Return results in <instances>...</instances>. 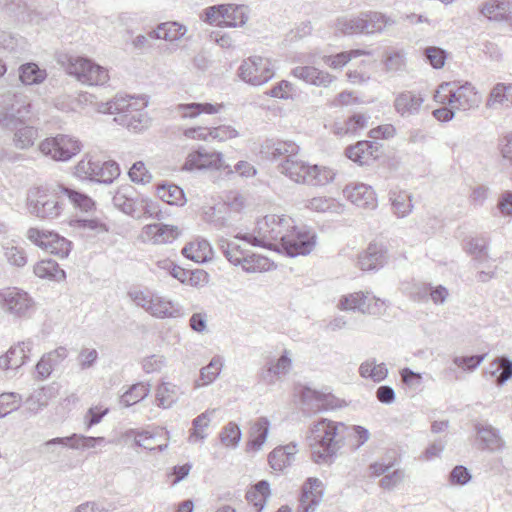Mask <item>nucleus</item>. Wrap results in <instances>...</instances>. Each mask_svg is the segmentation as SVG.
Returning <instances> with one entry per match:
<instances>
[{
	"instance_id": "obj_1",
	"label": "nucleus",
	"mask_w": 512,
	"mask_h": 512,
	"mask_svg": "<svg viewBox=\"0 0 512 512\" xmlns=\"http://www.w3.org/2000/svg\"><path fill=\"white\" fill-rule=\"evenodd\" d=\"M94 98H55L54 106L63 112H79L93 116L118 114L115 121L136 132L148 126L149 118L143 109L148 105L146 98H108L107 101H93Z\"/></svg>"
},
{
	"instance_id": "obj_2",
	"label": "nucleus",
	"mask_w": 512,
	"mask_h": 512,
	"mask_svg": "<svg viewBox=\"0 0 512 512\" xmlns=\"http://www.w3.org/2000/svg\"><path fill=\"white\" fill-rule=\"evenodd\" d=\"M11 103L0 110V127L14 131L13 144L18 149L32 147L38 138V129L26 125L33 117L28 98H9Z\"/></svg>"
},
{
	"instance_id": "obj_3",
	"label": "nucleus",
	"mask_w": 512,
	"mask_h": 512,
	"mask_svg": "<svg viewBox=\"0 0 512 512\" xmlns=\"http://www.w3.org/2000/svg\"><path fill=\"white\" fill-rule=\"evenodd\" d=\"M347 425L321 418L313 423L311 432V458L316 464H331L345 445Z\"/></svg>"
},
{
	"instance_id": "obj_4",
	"label": "nucleus",
	"mask_w": 512,
	"mask_h": 512,
	"mask_svg": "<svg viewBox=\"0 0 512 512\" xmlns=\"http://www.w3.org/2000/svg\"><path fill=\"white\" fill-rule=\"evenodd\" d=\"M294 227V220L286 215H266L256 222L252 233H239L236 239L243 240L257 247L267 248L273 251L281 249V244L289 232V228Z\"/></svg>"
},
{
	"instance_id": "obj_5",
	"label": "nucleus",
	"mask_w": 512,
	"mask_h": 512,
	"mask_svg": "<svg viewBox=\"0 0 512 512\" xmlns=\"http://www.w3.org/2000/svg\"><path fill=\"white\" fill-rule=\"evenodd\" d=\"M395 23L393 19L379 12H362L358 15L338 17L333 27L342 35L373 34L382 32L387 26Z\"/></svg>"
},
{
	"instance_id": "obj_6",
	"label": "nucleus",
	"mask_w": 512,
	"mask_h": 512,
	"mask_svg": "<svg viewBox=\"0 0 512 512\" xmlns=\"http://www.w3.org/2000/svg\"><path fill=\"white\" fill-rule=\"evenodd\" d=\"M280 172L296 183L312 186H323L332 182L336 173L329 167L308 165L299 160L297 155L283 160L279 165Z\"/></svg>"
},
{
	"instance_id": "obj_7",
	"label": "nucleus",
	"mask_w": 512,
	"mask_h": 512,
	"mask_svg": "<svg viewBox=\"0 0 512 512\" xmlns=\"http://www.w3.org/2000/svg\"><path fill=\"white\" fill-rule=\"evenodd\" d=\"M62 196L54 189L36 187L31 189L27 197L29 213L42 220H52L59 217L63 211Z\"/></svg>"
},
{
	"instance_id": "obj_8",
	"label": "nucleus",
	"mask_w": 512,
	"mask_h": 512,
	"mask_svg": "<svg viewBox=\"0 0 512 512\" xmlns=\"http://www.w3.org/2000/svg\"><path fill=\"white\" fill-rule=\"evenodd\" d=\"M65 69L80 83L91 87L105 86L110 80L109 71L87 57H67Z\"/></svg>"
},
{
	"instance_id": "obj_9",
	"label": "nucleus",
	"mask_w": 512,
	"mask_h": 512,
	"mask_svg": "<svg viewBox=\"0 0 512 512\" xmlns=\"http://www.w3.org/2000/svg\"><path fill=\"white\" fill-rule=\"evenodd\" d=\"M248 14L244 5L219 4L204 10L203 21L219 27H241L248 21Z\"/></svg>"
},
{
	"instance_id": "obj_10",
	"label": "nucleus",
	"mask_w": 512,
	"mask_h": 512,
	"mask_svg": "<svg viewBox=\"0 0 512 512\" xmlns=\"http://www.w3.org/2000/svg\"><path fill=\"white\" fill-rule=\"evenodd\" d=\"M75 174L83 180L111 184L119 177L120 168L118 163L112 160L102 162L92 157H86L76 165Z\"/></svg>"
},
{
	"instance_id": "obj_11",
	"label": "nucleus",
	"mask_w": 512,
	"mask_h": 512,
	"mask_svg": "<svg viewBox=\"0 0 512 512\" xmlns=\"http://www.w3.org/2000/svg\"><path fill=\"white\" fill-rule=\"evenodd\" d=\"M289 230L280 246L281 249H278L277 252L289 257L310 254L316 245L315 232L305 226L298 227L295 224Z\"/></svg>"
},
{
	"instance_id": "obj_12",
	"label": "nucleus",
	"mask_w": 512,
	"mask_h": 512,
	"mask_svg": "<svg viewBox=\"0 0 512 512\" xmlns=\"http://www.w3.org/2000/svg\"><path fill=\"white\" fill-rule=\"evenodd\" d=\"M240 78L251 85L260 86L274 76V69L269 58L251 56L239 67Z\"/></svg>"
},
{
	"instance_id": "obj_13",
	"label": "nucleus",
	"mask_w": 512,
	"mask_h": 512,
	"mask_svg": "<svg viewBox=\"0 0 512 512\" xmlns=\"http://www.w3.org/2000/svg\"><path fill=\"white\" fill-rule=\"evenodd\" d=\"M40 151L56 161H68L81 150L80 142L68 135L59 134L43 140Z\"/></svg>"
},
{
	"instance_id": "obj_14",
	"label": "nucleus",
	"mask_w": 512,
	"mask_h": 512,
	"mask_svg": "<svg viewBox=\"0 0 512 512\" xmlns=\"http://www.w3.org/2000/svg\"><path fill=\"white\" fill-rule=\"evenodd\" d=\"M0 303L6 312L16 317H27L34 308V301L29 294L17 287L0 291Z\"/></svg>"
},
{
	"instance_id": "obj_15",
	"label": "nucleus",
	"mask_w": 512,
	"mask_h": 512,
	"mask_svg": "<svg viewBox=\"0 0 512 512\" xmlns=\"http://www.w3.org/2000/svg\"><path fill=\"white\" fill-rule=\"evenodd\" d=\"M384 305V300L377 298L370 292L364 293L360 291L343 296L338 303V308L340 310H357L363 314L376 315L381 312Z\"/></svg>"
},
{
	"instance_id": "obj_16",
	"label": "nucleus",
	"mask_w": 512,
	"mask_h": 512,
	"mask_svg": "<svg viewBox=\"0 0 512 512\" xmlns=\"http://www.w3.org/2000/svg\"><path fill=\"white\" fill-rule=\"evenodd\" d=\"M223 168V155L220 152L208 151L204 147L190 152L183 165L187 171Z\"/></svg>"
},
{
	"instance_id": "obj_17",
	"label": "nucleus",
	"mask_w": 512,
	"mask_h": 512,
	"mask_svg": "<svg viewBox=\"0 0 512 512\" xmlns=\"http://www.w3.org/2000/svg\"><path fill=\"white\" fill-rule=\"evenodd\" d=\"M337 401L331 394L321 393L308 387H305L301 392V402L305 414L334 409L338 407Z\"/></svg>"
},
{
	"instance_id": "obj_18",
	"label": "nucleus",
	"mask_w": 512,
	"mask_h": 512,
	"mask_svg": "<svg viewBox=\"0 0 512 512\" xmlns=\"http://www.w3.org/2000/svg\"><path fill=\"white\" fill-rule=\"evenodd\" d=\"M114 206L126 215L140 219L139 195L132 185H123L117 189L113 198Z\"/></svg>"
},
{
	"instance_id": "obj_19",
	"label": "nucleus",
	"mask_w": 512,
	"mask_h": 512,
	"mask_svg": "<svg viewBox=\"0 0 512 512\" xmlns=\"http://www.w3.org/2000/svg\"><path fill=\"white\" fill-rule=\"evenodd\" d=\"M323 483L318 478H308L302 486L297 512H313L323 498Z\"/></svg>"
},
{
	"instance_id": "obj_20",
	"label": "nucleus",
	"mask_w": 512,
	"mask_h": 512,
	"mask_svg": "<svg viewBox=\"0 0 512 512\" xmlns=\"http://www.w3.org/2000/svg\"><path fill=\"white\" fill-rule=\"evenodd\" d=\"M344 196L354 205L365 209L377 207V198L371 186L363 183H351L343 189Z\"/></svg>"
},
{
	"instance_id": "obj_21",
	"label": "nucleus",
	"mask_w": 512,
	"mask_h": 512,
	"mask_svg": "<svg viewBox=\"0 0 512 512\" xmlns=\"http://www.w3.org/2000/svg\"><path fill=\"white\" fill-rule=\"evenodd\" d=\"M261 154L265 159L276 161L281 158L295 157L299 146L293 141L266 140L261 145Z\"/></svg>"
},
{
	"instance_id": "obj_22",
	"label": "nucleus",
	"mask_w": 512,
	"mask_h": 512,
	"mask_svg": "<svg viewBox=\"0 0 512 512\" xmlns=\"http://www.w3.org/2000/svg\"><path fill=\"white\" fill-rule=\"evenodd\" d=\"M381 145L378 142L359 141L346 148L345 155L355 163L369 165L378 158Z\"/></svg>"
},
{
	"instance_id": "obj_23",
	"label": "nucleus",
	"mask_w": 512,
	"mask_h": 512,
	"mask_svg": "<svg viewBox=\"0 0 512 512\" xmlns=\"http://www.w3.org/2000/svg\"><path fill=\"white\" fill-rule=\"evenodd\" d=\"M32 348V340H26L12 346L5 355L0 357V368L4 370L20 368L29 359Z\"/></svg>"
},
{
	"instance_id": "obj_24",
	"label": "nucleus",
	"mask_w": 512,
	"mask_h": 512,
	"mask_svg": "<svg viewBox=\"0 0 512 512\" xmlns=\"http://www.w3.org/2000/svg\"><path fill=\"white\" fill-rule=\"evenodd\" d=\"M387 250L382 244L370 243L358 257V265L363 271H375L384 266Z\"/></svg>"
},
{
	"instance_id": "obj_25",
	"label": "nucleus",
	"mask_w": 512,
	"mask_h": 512,
	"mask_svg": "<svg viewBox=\"0 0 512 512\" xmlns=\"http://www.w3.org/2000/svg\"><path fill=\"white\" fill-rule=\"evenodd\" d=\"M179 236L176 226L154 223L145 225L142 229V237L153 244H165L173 242Z\"/></svg>"
},
{
	"instance_id": "obj_26",
	"label": "nucleus",
	"mask_w": 512,
	"mask_h": 512,
	"mask_svg": "<svg viewBox=\"0 0 512 512\" xmlns=\"http://www.w3.org/2000/svg\"><path fill=\"white\" fill-rule=\"evenodd\" d=\"M147 313L158 319L178 318L184 315L181 305L157 293H155L151 305L148 306Z\"/></svg>"
},
{
	"instance_id": "obj_27",
	"label": "nucleus",
	"mask_w": 512,
	"mask_h": 512,
	"mask_svg": "<svg viewBox=\"0 0 512 512\" xmlns=\"http://www.w3.org/2000/svg\"><path fill=\"white\" fill-rule=\"evenodd\" d=\"M292 366L287 351L276 362L270 361L259 373V380L267 385L274 384L281 376L286 375Z\"/></svg>"
},
{
	"instance_id": "obj_28",
	"label": "nucleus",
	"mask_w": 512,
	"mask_h": 512,
	"mask_svg": "<svg viewBox=\"0 0 512 512\" xmlns=\"http://www.w3.org/2000/svg\"><path fill=\"white\" fill-rule=\"evenodd\" d=\"M291 75L318 87H328L334 80L329 73L312 66H297L292 69Z\"/></svg>"
},
{
	"instance_id": "obj_29",
	"label": "nucleus",
	"mask_w": 512,
	"mask_h": 512,
	"mask_svg": "<svg viewBox=\"0 0 512 512\" xmlns=\"http://www.w3.org/2000/svg\"><path fill=\"white\" fill-rule=\"evenodd\" d=\"M68 356L65 347H58L55 350L44 354L36 364V377L39 380L47 379L55 367H57Z\"/></svg>"
},
{
	"instance_id": "obj_30",
	"label": "nucleus",
	"mask_w": 512,
	"mask_h": 512,
	"mask_svg": "<svg viewBox=\"0 0 512 512\" xmlns=\"http://www.w3.org/2000/svg\"><path fill=\"white\" fill-rule=\"evenodd\" d=\"M297 452V444L294 442L278 446L270 452L268 462L273 470L283 471L294 462Z\"/></svg>"
},
{
	"instance_id": "obj_31",
	"label": "nucleus",
	"mask_w": 512,
	"mask_h": 512,
	"mask_svg": "<svg viewBox=\"0 0 512 512\" xmlns=\"http://www.w3.org/2000/svg\"><path fill=\"white\" fill-rule=\"evenodd\" d=\"M382 63L387 73L402 72L407 66V53L404 49L388 47L383 53Z\"/></svg>"
},
{
	"instance_id": "obj_32",
	"label": "nucleus",
	"mask_w": 512,
	"mask_h": 512,
	"mask_svg": "<svg viewBox=\"0 0 512 512\" xmlns=\"http://www.w3.org/2000/svg\"><path fill=\"white\" fill-rule=\"evenodd\" d=\"M182 254L194 262L203 263L212 258V248L207 240L197 239L186 244L182 249Z\"/></svg>"
},
{
	"instance_id": "obj_33",
	"label": "nucleus",
	"mask_w": 512,
	"mask_h": 512,
	"mask_svg": "<svg viewBox=\"0 0 512 512\" xmlns=\"http://www.w3.org/2000/svg\"><path fill=\"white\" fill-rule=\"evenodd\" d=\"M481 13L490 20L507 21L511 17L512 2L489 0L483 5Z\"/></svg>"
},
{
	"instance_id": "obj_34",
	"label": "nucleus",
	"mask_w": 512,
	"mask_h": 512,
	"mask_svg": "<svg viewBox=\"0 0 512 512\" xmlns=\"http://www.w3.org/2000/svg\"><path fill=\"white\" fill-rule=\"evenodd\" d=\"M187 32V27L178 22H164L159 24L156 29L150 31V37L153 39H164L166 41H177Z\"/></svg>"
},
{
	"instance_id": "obj_35",
	"label": "nucleus",
	"mask_w": 512,
	"mask_h": 512,
	"mask_svg": "<svg viewBox=\"0 0 512 512\" xmlns=\"http://www.w3.org/2000/svg\"><path fill=\"white\" fill-rule=\"evenodd\" d=\"M475 428L483 449L495 451L503 447L504 442L499 434V430L491 425L481 424H477Z\"/></svg>"
},
{
	"instance_id": "obj_36",
	"label": "nucleus",
	"mask_w": 512,
	"mask_h": 512,
	"mask_svg": "<svg viewBox=\"0 0 512 512\" xmlns=\"http://www.w3.org/2000/svg\"><path fill=\"white\" fill-rule=\"evenodd\" d=\"M18 72L21 83L26 86L41 84L48 75L46 69L40 68L34 62L22 64Z\"/></svg>"
},
{
	"instance_id": "obj_37",
	"label": "nucleus",
	"mask_w": 512,
	"mask_h": 512,
	"mask_svg": "<svg viewBox=\"0 0 512 512\" xmlns=\"http://www.w3.org/2000/svg\"><path fill=\"white\" fill-rule=\"evenodd\" d=\"M33 271L37 277L42 279L61 281L66 277L65 271L52 259H43L37 262Z\"/></svg>"
},
{
	"instance_id": "obj_38",
	"label": "nucleus",
	"mask_w": 512,
	"mask_h": 512,
	"mask_svg": "<svg viewBox=\"0 0 512 512\" xmlns=\"http://www.w3.org/2000/svg\"><path fill=\"white\" fill-rule=\"evenodd\" d=\"M359 374L363 378L379 383L387 378L388 368L385 363H377L375 358H370L361 363Z\"/></svg>"
},
{
	"instance_id": "obj_39",
	"label": "nucleus",
	"mask_w": 512,
	"mask_h": 512,
	"mask_svg": "<svg viewBox=\"0 0 512 512\" xmlns=\"http://www.w3.org/2000/svg\"><path fill=\"white\" fill-rule=\"evenodd\" d=\"M478 92L475 87L469 83H461L460 81L444 82L440 84L434 96H469L476 95Z\"/></svg>"
},
{
	"instance_id": "obj_40",
	"label": "nucleus",
	"mask_w": 512,
	"mask_h": 512,
	"mask_svg": "<svg viewBox=\"0 0 512 512\" xmlns=\"http://www.w3.org/2000/svg\"><path fill=\"white\" fill-rule=\"evenodd\" d=\"M28 43L22 36L0 31V52L21 54L27 50Z\"/></svg>"
},
{
	"instance_id": "obj_41",
	"label": "nucleus",
	"mask_w": 512,
	"mask_h": 512,
	"mask_svg": "<svg viewBox=\"0 0 512 512\" xmlns=\"http://www.w3.org/2000/svg\"><path fill=\"white\" fill-rule=\"evenodd\" d=\"M389 200L392 205L393 213L403 218L409 215L412 211V196L406 191H391L389 193Z\"/></svg>"
},
{
	"instance_id": "obj_42",
	"label": "nucleus",
	"mask_w": 512,
	"mask_h": 512,
	"mask_svg": "<svg viewBox=\"0 0 512 512\" xmlns=\"http://www.w3.org/2000/svg\"><path fill=\"white\" fill-rule=\"evenodd\" d=\"M223 357L216 355L210 362L201 368L199 379L196 380V386H205L213 383L219 376L223 367Z\"/></svg>"
},
{
	"instance_id": "obj_43",
	"label": "nucleus",
	"mask_w": 512,
	"mask_h": 512,
	"mask_svg": "<svg viewBox=\"0 0 512 512\" xmlns=\"http://www.w3.org/2000/svg\"><path fill=\"white\" fill-rule=\"evenodd\" d=\"M222 107L223 105L221 104L214 105L211 103H190L178 105L177 111L183 118H193L202 113H217Z\"/></svg>"
},
{
	"instance_id": "obj_44",
	"label": "nucleus",
	"mask_w": 512,
	"mask_h": 512,
	"mask_svg": "<svg viewBox=\"0 0 512 512\" xmlns=\"http://www.w3.org/2000/svg\"><path fill=\"white\" fill-rule=\"evenodd\" d=\"M270 496V486L266 480L259 481L246 493L247 501L261 512Z\"/></svg>"
},
{
	"instance_id": "obj_45",
	"label": "nucleus",
	"mask_w": 512,
	"mask_h": 512,
	"mask_svg": "<svg viewBox=\"0 0 512 512\" xmlns=\"http://www.w3.org/2000/svg\"><path fill=\"white\" fill-rule=\"evenodd\" d=\"M269 425V420L266 417H260L255 421L250 430L248 442L250 448L259 450L262 447L268 435Z\"/></svg>"
},
{
	"instance_id": "obj_46",
	"label": "nucleus",
	"mask_w": 512,
	"mask_h": 512,
	"mask_svg": "<svg viewBox=\"0 0 512 512\" xmlns=\"http://www.w3.org/2000/svg\"><path fill=\"white\" fill-rule=\"evenodd\" d=\"M158 197L170 205H183L185 195L183 190L175 184H161L157 187Z\"/></svg>"
},
{
	"instance_id": "obj_47",
	"label": "nucleus",
	"mask_w": 512,
	"mask_h": 512,
	"mask_svg": "<svg viewBox=\"0 0 512 512\" xmlns=\"http://www.w3.org/2000/svg\"><path fill=\"white\" fill-rule=\"evenodd\" d=\"M370 115L365 113H354L351 115L341 127L337 128V134H357L359 131L367 127Z\"/></svg>"
},
{
	"instance_id": "obj_48",
	"label": "nucleus",
	"mask_w": 512,
	"mask_h": 512,
	"mask_svg": "<svg viewBox=\"0 0 512 512\" xmlns=\"http://www.w3.org/2000/svg\"><path fill=\"white\" fill-rule=\"evenodd\" d=\"M178 399V387L171 383H161L156 390L157 405L162 408L171 407Z\"/></svg>"
},
{
	"instance_id": "obj_49",
	"label": "nucleus",
	"mask_w": 512,
	"mask_h": 512,
	"mask_svg": "<svg viewBox=\"0 0 512 512\" xmlns=\"http://www.w3.org/2000/svg\"><path fill=\"white\" fill-rule=\"evenodd\" d=\"M465 250L476 263L481 264L488 259L487 240L485 237L470 238L465 243Z\"/></svg>"
},
{
	"instance_id": "obj_50",
	"label": "nucleus",
	"mask_w": 512,
	"mask_h": 512,
	"mask_svg": "<svg viewBox=\"0 0 512 512\" xmlns=\"http://www.w3.org/2000/svg\"><path fill=\"white\" fill-rule=\"evenodd\" d=\"M150 392L149 384L137 383L132 385L120 399V403L125 407H130L145 399Z\"/></svg>"
},
{
	"instance_id": "obj_51",
	"label": "nucleus",
	"mask_w": 512,
	"mask_h": 512,
	"mask_svg": "<svg viewBox=\"0 0 512 512\" xmlns=\"http://www.w3.org/2000/svg\"><path fill=\"white\" fill-rule=\"evenodd\" d=\"M306 208L320 213L333 212L339 213L342 210V206L335 199L330 197H314L307 201Z\"/></svg>"
},
{
	"instance_id": "obj_52",
	"label": "nucleus",
	"mask_w": 512,
	"mask_h": 512,
	"mask_svg": "<svg viewBox=\"0 0 512 512\" xmlns=\"http://www.w3.org/2000/svg\"><path fill=\"white\" fill-rule=\"evenodd\" d=\"M362 55H371V52L361 49L344 51L336 55L325 56L324 63L334 69H339L345 66L351 59L360 57Z\"/></svg>"
},
{
	"instance_id": "obj_53",
	"label": "nucleus",
	"mask_w": 512,
	"mask_h": 512,
	"mask_svg": "<svg viewBox=\"0 0 512 512\" xmlns=\"http://www.w3.org/2000/svg\"><path fill=\"white\" fill-rule=\"evenodd\" d=\"M219 249L226 259L233 265H242V258H245L247 251L242 249L238 244L221 239L219 241Z\"/></svg>"
},
{
	"instance_id": "obj_54",
	"label": "nucleus",
	"mask_w": 512,
	"mask_h": 512,
	"mask_svg": "<svg viewBox=\"0 0 512 512\" xmlns=\"http://www.w3.org/2000/svg\"><path fill=\"white\" fill-rule=\"evenodd\" d=\"M2 248L4 257L10 265L21 268L27 264V253L22 247L14 245L13 242H7Z\"/></svg>"
},
{
	"instance_id": "obj_55",
	"label": "nucleus",
	"mask_w": 512,
	"mask_h": 512,
	"mask_svg": "<svg viewBox=\"0 0 512 512\" xmlns=\"http://www.w3.org/2000/svg\"><path fill=\"white\" fill-rule=\"evenodd\" d=\"M228 210L225 204L218 206H210L203 213V219L212 224L215 228L221 229L227 225L228 219L224 216V213Z\"/></svg>"
},
{
	"instance_id": "obj_56",
	"label": "nucleus",
	"mask_w": 512,
	"mask_h": 512,
	"mask_svg": "<svg viewBox=\"0 0 512 512\" xmlns=\"http://www.w3.org/2000/svg\"><path fill=\"white\" fill-rule=\"evenodd\" d=\"M424 98H395L394 106L401 116L408 117L418 113Z\"/></svg>"
},
{
	"instance_id": "obj_57",
	"label": "nucleus",
	"mask_w": 512,
	"mask_h": 512,
	"mask_svg": "<svg viewBox=\"0 0 512 512\" xmlns=\"http://www.w3.org/2000/svg\"><path fill=\"white\" fill-rule=\"evenodd\" d=\"M127 295L137 307H140L147 312L148 306H150L151 301H153L155 292L147 288L141 289L134 287L129 289Z\"/></svg>"
},
{
	"instance_id": "obj_58",
	"label": "nucleus",
	"mask_w": 512,
	"mask_h": 512,
	"mask_svg": "<svg viewBox=\"0 0 512 512\" xmlns=\"http://www.w3.org/2000/svg\"><path fill=\"white\" fill-rule=\"evenodd\" d=\"M45 251L60 258H66L71 251V242L55 233Z\"/></svg>"
},
{
	"instance_id": "obj_59",
	"label": "nucleus",
	"mask_w": 512,
	"mask_h": 512,
	"mask_svg": "<svg viewBox=\"0 0 512 512\" xmlns=\"http://www.w3.org/2000/svg\"><path fill=\"white\" fill-rule=\"evenodd\" d=\"M241 439V430L239 426L233 422H229L220 432V441L225 446L235 447Z\"/></svg>"
},
{
	"instance_id": "obj_60",
	"label": "nucleus",
	"mask_w": 512,
	"mask_h": 512,
	"mask_svg": "<svg viewBox=\"0 0 512 512\" xmlns=\"http://www.w3.org/2000/svg\"><path fill=\"white\" fill-rule=\"evenodd\" d=\"M54 234L55 233L53 231L40 230L38 228L31 227L27 230L26 237L36 246L46 250Z\"/></svg>"
},
{
	"instance_id": "obj_61",
	"label": "nucleus",
	"mask_w": 512,
	"mask_h": 512,
	"mask_svg": "<svg viewBox=\"0 0 512 512\" xmlns=\"http://www.w3.org/2000/svg\"><path fill=\"white\" fill-rule=\"evenodd\" d=\"M242 265L241 267L246 272H257L266 270L269 265L268 258L256 254H249L246 253L245 258H242Z\"/></svg>"
},
{
	"instance_id": "obj_62",
	"label": "nucleus",
	"mask_w": 512,
	"mask_h": 512,
	"mask_svg": "<svg viewBox=\"0 0 512 512\" xmlns=\"http://www.w3.org/2000/svg\"><path fill=\"white\" fill-rule=\"evenodd\" d=\"M21 404V396L16 393H3L0 395V418L7 416L18 409Z\"/></svg>"
},
{
	"instance_id": "obj_63",
	"label": "nucleus",
	"mask_w": 512,
	"mask_h": 512,
	"mask_svg": "<svg viewBox=\"0 0 512 512\" xmlns=\"http://www.w3.org/2000/svg\"><path fill=\"white\" fill-rule=\"evenodd\" d=\"M447 103L441 108L433 111V116L440 122H448L455 115V108L459 107L460 100L462 98H446Z\"/></svg>"
},
{
	"instance_id": "obj_64",
	"label": "nucleus",
	"mask_w": 512,
	"mask_h": 512,
	"mask_svg": "<svg viewBox=\"0 0 512 512\" xmlns=\"http://www.w3.org/2000/svg\"><path fill=\"white\" fill-rule=\"evenodd\" d=\"M369 436V431L363 426H347V431L345 432V442L347 440L355 441L354 447L357 449L368 441Z\"/></svg>"
}]
</instances>
